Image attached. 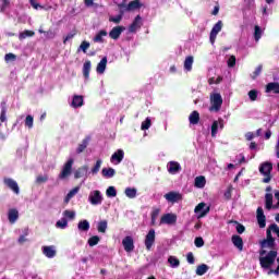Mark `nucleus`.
Segmentation results:
<instances>
[{
  "mask_svg": "<svg viewBox=\"0 0 279 279\" xmlns=\"http://www.w3.org/2000/svg\"><path fill=\"white\" fill-rule=\"evenodd\" d=\"M259 265L262 269H271V265H274L276 258H278V251L271 250L267 253V251L262 250L259 251Z\"/></svg>",
  "mask_w": 279,
  "mask_h": 279,
  "instance_id": "1",
  "label": "nucleus"
},
{
  "mask_svg": "<svg viewBox=\"0 0 279 279\" xmlns=\"http://www.w3.org/2000/svg\"><path fill=\"white\" fill-rule=\"evenodd\" d=\"M271 171H274V163H271V161H264L259 165V173L264 175V179L262 180L264 184H269V182H271V178H274Z\"/></svg>",
  "mask_w": 279,
  "mask_h": 279,
  "instance_id": "2",
  "label": "nucleus"
},
{
  "mask_svg": "<svg viewBox=\"0 0 279 279\" xmlns=\"http://www.w3.org/2000/svg\"><path fill=\"white\" fill-rule=\"evenodd\" d=\"M210 104L209 107L210 112H219L221 110V106H223V98L221 97V94L214 93L210 95Z\"/></svg>",
  "mask_w": 279,
  "mask_h": 279,
  "instance_id": "3",
  "label": "nucleus"
},
{
  "mask_svg": "<svg viewBox=\"0 0 279 279\" xmlns=\"http://www.w3.org/2000/svg\"><path fill=\"white\" fill-rule=\"evenodd\" d=\"M73 162H74L73 159H69L64 163L61 172L59 173V180H66V178H69V175H71V173L73 171Z\"/></svg>",
  "mask_w": 279,
  "mask_h": 279,
  "instance_id": "4",
  "label": "nucleus"
},
{
  "mask_svg": "<svg viewBox=\"0 0 279 279\" xmlns=\"http://www.w3.org/2000/svg\"><path fill=\"white\" fill-rule=\"evenodd\" d=\"M88 202L92 204V206H99L101 202H104V196L101 195V192L99 190H95L89 193Z\"/></svg>",
  "mask_w": 279,
  "mask_h": 279,
  "instance_id": "5",
  "label": "nucleus"
},
{
  "mask_svg": "<svg viewBox=\"0 0 279 279\" xmlns=\"http://www.w3.org/2000/svg\"><path fill=\"white\" fill-rule=\"evenodd\" d=\"M222 28H223V22L221 21H218L214 25L209 34V41L211 45H215V41L217 40V35L219 34V32H221Z\"/></svg>",
  "mask_w": 279,
  "mask_h": 279,
  "instance_id": "6",
  "label": "nucleus"
},
{
  "mask_svg": "<svg viewBox=\"0 0 279 279\" xmlns=\"http://www.w3.org/2000/svg\"><path fill=\"white\" fill-rule=\"evenodd\" d=\"M167 226H174V223H178V215L175 214H165L160 218V226L162 225Z\"/></svg>",
  "mask_w": 279,
  "mask_h": 279,
  "instance_id": "7",
  "label": "nucleus"
},
{
  "mask_svg": "<svg viewBox=\"0 0 279 279\" xmlns=\"http://www.w3.org/2000/svg\"><path fill=\"white\" fill-rule=\"evenodd\" d=\"M154 243H156V230L150 229L145 238V247L148 252L154 246Z\"/></svg>",
  "mask_w": 279,
  "mask_h": 279,
  "instance_id": "8",
  "label": "nucleus"
},
{
  "mask_svg": "<svg viewBox=\"0 0 279 279\" xmlns=\"http://www.w3.org/2000/svg\"><path fill=\"white\" fill-rule=\"evenodd\" d=\"M3 184L5 186H8V189L13 191V193H15V195H19V193H21V189L19 187V183H16V181H14V179L4 178L3 179Z\"/></svg>",
  "mask_w": 279,
  "mask_h": 279,
  "instance_id": "9",
  "label": "nucleus"
},
{
  "mask_svg": "<svg viewBox=\"0 0 279 279\" xmlns=\"http://www.w3.org/2000/svg\"><path fill=\"white\" fill-rule=\"evenodd\" d=\"M165 199H167V202H170L171 204H178V202H182V194H180V192H169L167 194L163 195Z\"/></svg>",
  "mask_w": 279,
  "mask_h": 279,
  "instance_id": "10",
  "label": "nucleus"
},
{
  "mask_svg": "<svg viewBox=\"0 0 279 279\" xmlns=\"http://www.w3.org/2000/svg\"><path fill=\"white\" fill-rule=\"evenodd\" d=\"M141 27H143V17H141V15H137L135 16L132 24L129 26V32L131 34H136V31L141 29Z\"/></svg>",
  "mask_w": 279,
  "mask_h": 279,
  "instance_id": "11",
  "label": "nucleus"
},
{
  "mask_svg": "<svg viewBox=\"0 0 279 279\" xmlns=\"http://www.w3.org/2000/svg\"><path fill=\"white\" fill-rule=\"evenodd\" d=\"M256 215L259 228H265L267 226V217L265 216L263 207L257 208Z\"/></svg>",
  "mask_w": 279,
  "mask_h": 279,
  "instance_id": "12",
  "label": "nucleus"
},
{
  "mask_svg": "<svg viewBox=\"0 0 279 279\" xmlns=\"http://www.w3.org/2000/svg\"><path fill=\"white\" fill-rule=\"evenodd\" d=\"M125 32L124 26H114L110 32H109V37H111L112 40H119L121 38V34Z\"/></svg>",
  "mask_w": 279,
  "mask_h": 279,
  "instance_id": "13",
  "label": "nucleus"
},
{
  "mask_svg": "<svg viewBox=\"0 0 279 279\" xmlns=\"http://www.w3.org/2000/svg\"><path fill=\"white\" fill-rule=\"evenodd\" d=\"M122 245L126 252H134V238L128 235L122 240Z\"/></svg>",
  "mask_w": 279,
  "mask_h": 279,
  "instance_id": "14",
  "label": "nucleus"
},
{
  "mask_svg": "<svg viewBox=\"0 0 279 279\" xmlns=\"http://www.w3.org/2000/svg\"><path fill=\"white\" fill-rule=\"evenodd\" d=\"M219 128L220 130H223V119H218L215 120L211 124V136L213 138H215V136H217V133L219 132Z\"/></svg>",
  "mask_w": 279,
  "mask_h": 279,
  "instance_id": "15",
  "label": "nucleus"
},
{
  "mask_svg": "<svg viewBox=\"0 0 279 279\" xmlns=\"http://www.w3.org/2000/svg\"><path fill=\"white\" fill-rule=\"evenodd\" d=\"M41 250L46 258H56V254H58L53 245L43 246Z\"/></svg>",
  "mask_w": 279,
  "mask_h": 279,
  "instance_id": "16",
  "label": "nucleus"
},
{
  "mask_svg": "<svg viewBox=\"0 0 279 279\" xmlns=\"http://www.w3.org/2000/svg\"><path fill=\"white\" fill-rule=\"evenodd\" d=\"M265 93H274V95H279V82H270L266 84Z\"/></svg>",
  "mask_w": 279,
  "mask_h": 279,
  "instance_id": "17",
  "label": "nucleus"
},
{
  "mask_svg": "<svg viewBox=\"0 0 279 279\" xmlns=\"http://www.w3.org/2000/svg\"><path fill=\"white\" fill-rule=\"evenodd\" d=\"M8 219H9V223L11 225L16 223V221H19V209L16 208L9 209Z\"/></svg>",
  "mask_w": 279,
  "mask_h": 279,
  "instance_id": "18",
  "label": "nucleus"
},
{
  "mask_svg": "<svg viewBox=\"0 0 279 279\" xmlns=\"http://www.w3.org/2000/svg\"><path fill=\"white\" fill-rule=\"evenodd\" d=\"M181 170H182V167L180 166V162L170 161L168 163V172L171 173L172 175H175V173H178Z\"/></svg>",
  "mask_w": 279,
  "mask_h": 279,
  "instance_id": "19",
  "label": "nucleus"
},
{
  "mask_svg": "<svg viewBox=\"0 0 279 279\" xmlns=\"http://www.w3.org/2000/svg\"><path fill=\"white\" fill-rule=\"evenodd\" d=\"M231 242L233 243L234 247L239 250V252H243V238H241V235H232Z\"/></svg>",
  "mask_w": 279,
  "mask_h": 279,
  "instance_id": "20",
  "label": "nucleus"
},
{
  "mask_svg": "<svg viewBox=\"0 0 279 279\" xmlns=\"http://www.w3.org/2000/svg\"><path fill=\"white\" fill-rule=\"evenodd\" d=\"M88 173V166H82L74 172V179L80 180V178H86Z\"/></svg>",
  "mask_w": 279,
  "mask_h": 279,
  "instance_id": "21",
  "label": "nucleus"
},
{
  "mask_svg": "<svg viewBox=\"0 0 279 279\" xmlns=\"http://www.w3.org/2000/svg\"><path fill=\"white\" fill-rule=\"evenodd\" d=\"M106 66H108V57H104L100 62L97 64L96 71L100 75L106 73Z\"/></svg>",
  "mask_w": 279,
  "mask_h": 279,
  "instance_id": "22",
  "label": "nucleus"
},
{
  "mask_svg": "<svg viewBox=\"0 0 279 279\" xmlns=\"http://www.w3.org/2000/svg\"><path fill=\"white\" fill-rule=\"evenodd\" d=\"M71 106L72 108H82L84 106V97L74 95Z\"/></svg>",
  "mask_w": 279,
  "mask_h": 279,
  "instance_id": "23",
  "label": "nucleus"
},
{
  "mask_svg": "<svg viewBox=\"0 0 279 279\" xmlns=\"http://www.w3.org/2000/svg\"><path fill=\"white\" fill-rule=\"evenodd\" d=\"M125 156V153L123 149H118L112 156H111V162H114V160L120 163L123 161V158Z\"/></svg>",
  "mask_w": 279,
  "mask_h": 279,
  "instance_id": "24",
  "label": "nucleus"
},
{
  "mask_svg": "<svg viewBox=\"0 0 279 279\" xmlns=\"http://www.w3.org/2000/svg\"><path fill=\"white\" fill-rule=\"evenodd\" d=\"M265 207H266V210H271V208H274V194L271 193L265 194Z\"/></svg>",
  "mask_w": 279,
  "mask_h": 279,
  "instance_id": "25",
  "label": "nucleus"
},
{
  "mask_svg": "<svg viewBox=\"0 0 279 279\" xmlns=\"http://www.w3.org/2000/svg\"><path fill=\"white\" fill-rule=\"evenodd\" d=\"M140 8H143L141 0H133L129 2L126 10H129V12H134V10H140Z\"/></svg>",
  "mask_w": 279,
  "mask_h": 279,
  "instance_id": "26",
  "label": "nucleus"
},
{
  "mask_svg": "<svg viewBox=\"0 0 279 279\" xmlns=\"http://www.w3.org/2000/svg\"><path fill=\"white\" fill-rule=\"evenodd\" d=\"M90 60L85 61L83 64V77H85V80H88V77H90Z\"/></svg>",
  "mask_w": 279,
  "mask_h": 279,
  "instance_id": "27",
  "label": "nucleus"
},
{
  "mask_svg": "<svg viewBox=\"0 0 279 279\" xmlns=\"http://www.w3.org/2000/svg\"><path fill=\"white\" fill-rule=\"evenodd\" d=\"M194 186H196V189H204L206 186V177H196L194 181Z\"/></svg>",
  "mask_w": 279,
  "mask_h": 279,
  "instance_id": "28",
  "label": "nucleus"
},
{
  "mask_svg": "<svg viewBox=\"0 0 279 279\" xmlns=\"http://www.w3.org/2000/svg\"><path fill=\"white\" fill-rule=\"evenodd\" d=\"M90 138L86 137L82 141L81 144H78L77 148H76V154H83L86 150V147H88V143H89Z\"/></svg>",
  "mask_w": 279,
  "mask_h": 279,
  "instance_id": "29",
  "label": "nucleus"
},
{
  "mask_svg": "<svg viewBox=\"0 0 279 279\" xmlns=\"http://www.w3.org/2000/svg\"><path fill=\"white\" fill-rule=\"evenodd\" d=\"M189 121H190L191 125H197V123H199V112L192 111L189 117Z\"/></svg>",
  "mask_w": 279,
  "mask_h": 279,
  "instance_id": "30",
  "label": "nucleus"
},
{
  "mask_svg": "<svg viewBox=\"0 0 279 279\" xmlns=\"http://www.w3.org/2000/svg\"><path fill=\"white\" fill-rule=\"evenodd\" d=\"M116 173L114 168H104L101 171L104 178H114Z\"/></svg>",
  "mask_w": 279,
  "mask_h": 279,
  "instance_id": "31",
  "label": "nucleus"
},
{
  "mask_svg": "<svg viewBox=\"0 0 279 279\" xmlns=\"http://www.w3.org/2000/svg\"><path fill=\"white\" fill-rule=\"evenodd\" d=\"M77 228L82 232H88L90 230V222H88V220H82L78 222Z\"/></svg>",
  "mask_w": 279,
  "mask_h": 279,
  "instance_id": "32",
  "label": "nucleus"
},
{
  "mask_svg": "<svg viewBox=\"0 0 279 279\" xmlns=\"http://www.w3.org/2000/svg\"><path fill=\"white\" fill-rule=\"evenodd\" d=\"M104 36H108V32L106 29L99 31L94 37V43H104Z\"/></svg>",
  "mask_w": 279,
  "mask_h": 279,
  "instance_id": "33",
  "label": "nucleus"
},
{
  "mask_svg": "<svg viewBox=\"0 0 279 279\" xmlns=\"http://www.w3.org/2000/svg\"><path fill=\"white\" fill-rule=\"evenodd\" d=\"M260 246L263 247V250H265V247H269V250H274V247H276V240H263L260 242Z\"/></svg>",
  "mask_w": 279,
  "mask_h": 279,
  "instance_id": "34",
  "label": "nucleus"
},
{
  "mask_svg": "<svg viewBox=\"0 0 279 279\" xmlns=\"http://www.w3.org/2000/svg\"><path fill=\"white\" fill-rule=\"evenodd\" d=\"M168 263H169L170 267H172V269H175L180 265V259L173 255H170L168 257Z\"/></svg>",
  "mask_w": 279,
  "mask_h": 279,
  "instance_id": "35",
  "label": "nucleus"
},
{
  "mask_svg": "<svg viewBox=\"0 0 279 279\" xmlns=\"http://www.w3.org/2000/svg\"><path fill=\"white\" fill-rule=\"evenodd\" d=\"M97 230L98 232H100L101 234H106V230H108V220H101L98 222L97 226Z\"/></svg>",
  "mask_w": 279,
  "mask_h": 279,
  "instance_id": "36",
  "label": "nucleus"
},
{
  "mask_svg": "<svg viewBox=\"0 0 279 279\" xmlns=\"http://www.w3.org/2000/svg\"><path fill=\"white\" fill-rule=\"evenodd\" d=\"M33 36H36V33L34 31H24L20 33L19 39L25 40V38H32Z\"/></svg>",
  "mask_w": 279,
  "mask_h": 279,
  "instance_id": "37",
  "label": "nucleus"
},
{
  "mask_svg": "<svg viewBox=\"0 0 279 279\" xmlns=\"http://www.w3.org/2000/svg\"><path fill=\"white\" fill-rule=\"evenodd\" d=\"M1 113H0V121L1 123H5V121H8V117L5 114H8V108L5 107V102L1 104Z\"/></svg>",
  "mask_w": 279,
  "mask_h": 279,
  "instance_id": "38",
  "label": "nucleus"
},
{
  "mask_svg": "<svg viewBox=\"0 0 279 279\" xmlns=\"http://www.w3.org/2000/svg\"><path fill=\"white\" fill-rule=\"evenodd\" d=\"M209 267L206 264H201L196 268V276H204L208 271Z\"/></svg>",
  "mask_w": 279,
  "mask_h": 279,
  "instance_id": "39",
  "label": "nucleus"
},
{
  "mask_svg": "<svg viewBox=\"0 0 279 279\" xmlns=\"http://www.w3.org/2000/svg\"><path fill=\"white\" fill-rule=\"evenodd\" d=\"M185 71H193V56H189L184 61Z\"/></svg>",
  "mask_w": 279,
  "mask_h": 279,
  "instance_id": "40",
  "label": "nucleus"
},
{
  "mask_svg": "<svg viewBox=\"0 0 279 279\" xmlns=\"http://www.w3.org/2000/svg\"><path fill=\"white\" fill-rule=\"evenodd\" d=\"M100 241H101V238H99V235H94L88 239L87 243L89 247H95V245H99Z\"/></svg>",
  "mask_w": 279,
  "mask_h": 279,
  "instance_id": "41",
  "label": "nucleus"
},
{
  "mask_svg": "<svg viewBox=\"0 0 279 279\" xmlns=\"http://www.w3.org/2000/svg\"><path fill=\"white\" fill-rule=\"evenodd\" d=\"M118 9L120 14H125V12H130V10H128V0H123L121 3H118Z\"/></svg>",
  "mask_w": 279,
  "mask_h": 279,
  "instance_id": "42",
  "label": "nucleus"
},
{
  "mask_svg": "<svg viewBox=\"0 0 279 279\" xmlns=\"http://www.w3.org/2000/svg\"><path fill=\"white\" fill-rule=\"evenodd\" d=\"M124 193L130 199H134V197H136V189L134 187H126Z\"/></svg>",
  "mask_w": 279,
  "mask_h": 279,
  "instance_id": "43",
  "label": "nucleus"
},
{
  "mask_svg": "<svg viewBox=\"0 0 279 279\" xmlns=\"http://www.w3.org/2000/svg\"><path fill=\"white\" fill-rule=\"evenodd\" d=\"M68 226H69V220H66V218H61L56 223V227L60 228L61 230H64V228H66Z\"/></svg>",
  "mask_w": 279,
  "mask_h": 279,
  "instance_id": "44",
  "label": "nucleus"
},
{
  "mask_svg": "<svg viewBox=\"0 0 279 279\" xmlns=\"http://www.w3.org/2000/svg\"><path fill=\"white\" fill-rule=\"evenodd\" d=\"M232 191H234V187L232 185H229L223 194L225 199H227V202H230V199H232Z\"/></svg>",
  "mask_w": 279,
  "mask_h": 279,
  "instance_id": "45",
  "label": "nucleus"
},
{
  "mask_svg": "<svg viewBox=\"0 0 279 279\" xmlns=\"http://www.w3.org/2000/svg\"><path fill=\"white\" fill-rule=\"evenodd\" d=\"M262 36H263V31L260 29V26L255 25L254 38H255L256 43H258L260 40Z\"/></svg>",
  "mask_w": 279,
  "mask_h": 279,
  "instance_id": "46",
  "label": "nucleus"
},
{
  "mask_svg": "<svg viewBox=\"0 0 279 279\" xmlns=\"http://www.w3.org/2000/svg\"><path fill=\"white\" fill-rule=\"evenodd\" d=\"M123 21V14L119 13L117 16H110L109 22L110 23H116V25H119Z\"/></svg>",
  "mask_w": 279,
  "mask_h": 279,
  "instance_id": "47",
  "label": "nucleus"
},
{
  "mask_svg": "<svg viewBox=\"0 0 279 279\" xmlns=\"http://www.w3.org/2000/svg\"><path fill=\"white\" fill-rule=\"evenodd\" d=\"M90 48V43L83 40L78 47V51H83V53H86V51H88V49Z\"/></svg>",
  "mask_w": 279,
  "mask_h": 279,
  "instance_id": "48",
  "label": "nucleus"
},
{
  "mask_svg": "<svg viewBox=\"0 0 279 279\" xmlns=\"http://www.w3.org/2000/svg\"><path fill=\"white\" fill-rule=\"evenodd\" d=\"M107 197H117V189L114 186H109L106 191Z\"/></svg>",
  "mask_w": 279,
  "mask_h": 279,
  "instance_id": "49",
  "label": "nucleus"
},
{
  "mask_svg": "<svg viewBox=\"0 0 279 279\" xmlns=\"http://www.w3.org/2000/svg\"><path fill=\"white\" fill-rule=\"evenodd\" d=\"M10 8V0H0V12H5Z\"/></svg>",
  "mask_w": 279,
  "mask_h": 279,
  "instance_id": "50",
  "label": "nucleus"
},
{
  "mask_svg": "<svg viewBox=\"0 0 279 279\" xmlns=\"http://www.w3.org/2000/svg\"><path fill=\"white\" fill-rule=\"evenodd\" d=\"M101 159H98L95 163V166L92 168V173L96 175V173H99V169H101Z\"/></svg>",
  "mask_w": 279,
  "mask_h": 279,
  "instance_id": "51",
  "label": "nucleus"
},
{
  "mask_svg": "<svg viewBox=\"0 0 279 279\" xmlns=\"http://www.w3.org/2000/svg\"><path fill=\"white\" fill-rule=\"evenodd\" d=\"M160 215V209H154L151 213V226H156V219Z\"/></svg>",
  "mask_w": 279,
  "mask_h": 279,
  "instance_id": "52",
  "label": "nucleus"
},
{
  "mask_svg": "<svg viewBox=\"0 0 279 279\" xmlns=\"http://www.w3.org/2000/svg\"><path fill=\"white\" fill-rule=\"evenodd\" d=\"M248 97L251 101H256L258 99V90L252 89L248 92Z\"/></svg>",
  "mask_w": 279,
  "mask_h": 279,
  "instance_id": "53",
  "label": "nucleus"
},
{
  "mask_svg": "<svg viewBox=\"0 0 279 279\" xmlns=\"http://www.w3.org/2000/svg\"><path fill=\"white\" fill-rule=\"evenodd\" d=\"M25 125L32 130V128H34V117L27 116L25 119Z\"/></svg>",
  "mask_w": 279,
  "mask_h": 279,
  "instance_id": "54",
  "label": "nucleus"
},
{
  "mask_svg": "<svg viewBox=\"0 0 279 279\" xmlns=\"http://www.w3.org/2000/svg\"><path fill=\"white\" fill-rule=\"evenodd\" d=\"M227 64H228L229 69H233V66H236V57L235 56H231L228 59Z\"/></svg>",
  "mask_w": 279,
  "mask_h": 279,
  "instance_id": "55",
  "label": "nucleus"
},
{
  "mask_svg": "<svg viewBox=\"0 0 279 279\" xmlns=\"http://www.w3.org/2000/svg\"><path fill=\"white\" fill-rule=\"evenodd\" d=\"M260 73H263V64H259L255 71L253 72L252 75V80H256V77H258V75H260Z\"/></svg>",
  "mask_w": 279,
  "mask_h": 279,
  "instance_id": "56",
  "label": "nucleus"
},
{
  "mask_svg": "<svg viewBox=\"0 0 279 279\" xmlns=\"http://www.w3.org/2000/svg\"><path fill=\"white\" fill-rule=\"evenodd\" d=\"M5 62H14L16 60V54L9 52L4 56Z\"/></svg>",
  "mask_w": 279,
  "mask_h": 279,
  "instance_id": "57",
  "label": "nucleus"
},
{
  "mask_svg": "<svg viewBox=\"0 0 279 279\" xmlns=\"http://www.w3.org/2000/svg\"><path fill=\"white\" fill-rule=\"evenodd\" d=\"M49 180V177L46 174V175H38L36 178V183L37 184H45V182H47Z\"/></svg>",
  "mask_w": 279,
  "mask_h": 279,
  "instance_id": "58",
  "label": "nucleus"
},
{
  "mask_svg": "<svg viewBox=\"0 0 279 279\" xmlns=\"http://www.w3.org/2000/svg\"><path fill=\"white\" fill-rule=\"evenodd\" d=\"M142 130H149L151 128V120L147 118L144 122H142Z\"/></svg>",
  "mask_w": 279,
  "mask_h": 279,
  "instance_id": "59",
  "label": "nucleus"
},
{
  "mask_svg": "<svg viewBox=\"0 0 279 279\" xmlns=\"http://www.w3.org/2000/svg\"><path fill=\"white\" fill-rule=\"evenodd\" d=\"M194 245L196 247H204V238L202 236L195 238Z\"/></svg>",
  "mask_w": 279,
  "mask_h": 279,
  "instance_id": "60",
  "label": "nucleus"
},
{
  "mask_svg": "<svg viewBox=\"0 0 279 279\" xmlns=\"http://www.w3.org/2000/svg\"><path fill=\"white\" fill-rule=\"evenodd\" d=\"M186 260L190 265H195V256L193 255V252L187 253Z\"/></svg>",
  "mask_w": 279,
  "mask_h": 279,
  "instance_id": "61",
  "label": "nucleus"
},
{
  "mask_svg": "<svg viewBox=\"0 0 279 279\" xmlns=\"http://www.w3.org/2000/svg\"><path fill=\"white\" fill-rule=\"evenodd\" d=\"M234 223H236L235 229H236L238 234H243V232H245V226L239 223L238 221H235Z\"/></svg>",
  "mask_w": 279,
  "mask_h": 279,
  "instance_id": "62",
  "label": "nucleus"
},
{
  "mask_svg": "<svg viewBox=\"0 0 279 279\" xmlns=\"http://www.w3.org/2000/svg\"><path fill=\"white\" fill-rule=\"evenodd\" d=\"M63 215L64 217H68V219H75V211L64 210Z\"/></svg>",
  "mask_w": 279,
  "mask_h": 279,
  "instance_id": "63",
  "label": "nucleus"
},
{
  "mask_svg": "<svg viewBox=\"0 0 279 279\" xmlns=\"http://www.w3.org/2000/svg\"><path fill=\"white\" fill-rule=\"evenodd\" d=\"M270 230H272V232H275V234H277V236L279 238V227L276 223L270 225Z\"/></svg>",
  "mask_w": 279,
  "mask_h": 279,
  "instance_id": "64",
  "label": "nucleus"
}]
</instances>
